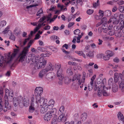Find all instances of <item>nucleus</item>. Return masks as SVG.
<instances>
[{"label":"nucleus","instance_id":"f257e3e1","mask_svg":"<svg viewBox=\"0 0 124 124\" xmlns=\"http://www.w3.org/2000/svg\"><path fill=\"white\" fill-rule=\"evenodd\" d=\"M20 50L19 49L14 48V52L12 54L11 56L10 52L7 54L4 57L3 56H1L0 60V66L2 67L5 63H9L18 54Z\"/></svg>","mask_w":124,"mask_h":124},{"label":"nucleus","instance_id":"f03ea898","mask_svg":"<svg viewBox=\"0 0 124 124\" xmlns=\"http://www.w3.org/2000/svg\"><path fill=\"white\" fill-rule=\"evenodd\" d=\"M31 59L32 61L35 63L38 69L44 67L47 61L46 60H45L43 57L38 55H32Z\"/></svg>","mask_w":124,"mask_h":124},{"label":"nucleus","instance_id":"7ed1b4c3","mask_svg":"<svg viewBox=\"0 0 124 124\" xmlns=\"http://www.w3.org/2000/svg\"><path fill=\"white\" fill-rule=\"evenodd\" d=\"M114 82L116 83L118 81L120 83L119 88L122 92L124 93V70L122 74L116 73L114 74Z\"/></svg>","mask_w":124,"mask_h":124},{"label":"nucleus","instance_id":"20e7f679","mask_svg":"<svg viewBox=\"0 0 124 124\" xmlns=\"http://www.w3.org/2000/svg\"><path fill=\"white\" fill-rule=\"evenodd\" d=\"M29 103V100L28 98L24 99L23 100V97L21 96L17 98L14 97L13 100V104L15 107L17 106L18 105L19 106L23 105L26 107H28Z\"/></svg>","mask_w":124,"mask_h":124},{"label":"nucleus","instance_id":"39448f33","mask_svg":"<svg viewBox=\"0 0 124 124\" xmlns=\"http://www.w3.org/2000/svg\"><path fill=\"white\" fill-rule=\"evenodd\" d=\"M33 40H31L29 42L27 46L24 48L23 50L19 54L17 60L22 62L24 60L28 52V49L33 43Z\"/></svg>","mask_w":124,"mask_h":124},{"label":"nucleus","instance_id":"423d86ee","mask_svg":"<svg viewBox=\"0 0 124 124\" xmlns=\"http://www.w3.org/2000/svg\"><path fill=\"white\" fill-rule=\"evenodd\" d=\"M80 75L79 74H75L73 76L72 80L71 79H69L68 82H66L65 81V84H68L71 80L72 82H73L77 80L78 81V83H77L75 82H73L72 85V87L75 89H77L78 88V86L81 84V82L80 80Z\"/></svg>","mask_w":124,"mask_h":124},{"label":"nucleus","instance_id":"0eeeda50","mask_svg":"<svg viewBox=\"0 0 124 124\" xmlns=\"http://www.w3.org/2000/svg\"><path fill=\"white\" fill-rule=\"evenodd\" d=\"M54 68V66H53L50 62H49L46 67L45 68L41 70L38 74V76L39 78L42 79L44 77H45V76L47 73L49 71H52Z\"/></svg>","mask_w":124,"mask_h":124},{"label":"nucleus","instance_id":"6e6552de","mask_svg":"<svg viewBox=\"0 0 124 124\" xmlns=\"http://www.w3.org/2000/svg\"><path fill=\"white\" fill-rule=\"evenodd\" d=\"M47 101L46 99H41L40 101H36V103L38 106H42L40 109V112L42 114L46 112L47 110L48 106L47 105Z\"/></svg>","mask_w":124,"mask_h":124},{"label":"nucleus","instance_id":"1a4fd4ad","mask_svg":"<svg viewBox=\"0 0 124 124\" xmlns=\"http://www.w3.org/2000/svg\"><path fill=\"white\" fill-rule=\"evenodd\" d=\"M5 94L4 96L5 107L3 110L4 112H6L8 110L10 109L11 108V106L9 104L8 97V95L10 92L8 89L6 88L5 90Z\"/></svg>","mask_w":124,"mask_h":124},{"label":"nucleus","instance_id":"9d476101","mask_svg":"<svg viewBox=\"0 0 124 124\" xmlns=\"http://www.w3.org/2000/svg\"><path fill=\"white\" fill-rule=\"evenodd\" d=\"M43 88L41 87H36L35 90V94L36 97V101H40L41 99H45L43 97H41V96L43 92Z\"/></svg>","mask_w":124,"mask_h":124},{"label":"nucleus","instance_id":"9b49d317","mask_svg":"<svg viewBox=\"0 0 124 124\" xmlns=\"http://www.w3.org/2000/svg\"><path fill=\"white\" fill-rule=\"evenodd\" d=\"M57 111L55 108H54L48 112L45 116L44 119L45 121H48L51 118L55 116Z\"/></svg>","mask_w":124,"mask_h":124},{"label":"nucleus","instance_id":"f8f14e48","mask_svg":"<svg viewBox=\"0 0 124 124\" xmlns=\"http://www.w3.org/2000/svg\"><path fill=\"white\" fill-rule=\"evenodd\" d=\"M55 66V69L58 70L57 72V76L58 77L59 80L62 81L64 78V76L62 74V70L61 68V66L59 64H56Z\"/></svg>","mask_w":124,"mask_h":124},{"label":"nucleus","instance_id":"ddd939ff","mask_svg":"<svg viewBox=\"0 0 124 124\" xmlns=\"http://www.w3.org/2000/svg\"><path fill=\"white\" fill-rule=\"evenodd\" d=\"M51 14H50L48 16H44L42 17L40 19L38 22L41 23H44H44L46 21L50 20V22L54 21L55 20L53 18L51 19Z\"/></svg>","mask_w":124,"mask_h":124},{"label":"nucleus","instance_id":"4468645a","mask_svg":"<svg viewBox=\"0 0 124 124\" xmlns=\"http://www.w3.org/2000/svg\"><path fill=\"white\" fill-rule=\"evenodd\" d=\"M35 101L34 96L33 95L31 98V104L29 108V111L31 113L33 112L35 110L34 106L36 104H37L36 103V101Z\"/></svg>","mask_w":124,"mask_h":124},{"label":"nucleus","instance_id":"2eb2a0df","mask_svg":"<svg viewBox=\"0 0 124 124\" xmlns=\"http://www.w3.org/2000/svg\"><path fill=\"white\" fill-rule=\"evenodd\" d=\"M118 13H117L115 14L114 15V17L110 19L108 21V24L112 22L114 24H118L120 21L117 20L116 17H118Z\"/></svg>","mask_w":124,"mask_h":124},{"label":"nucleus","instance_id":"dca6fc26","mask_svg":"<svg viewBox=\"0 0 124 124\" xmlns=\"http://www.w3.org/2000/svg\"><path fill=\"white\" fill-rule=\"evenodd\" d=\"M45 25V24L44 23H39L38 26L36 27L35 28L34 30V32L32 31H31L30 33V34L29 35V37L30 38L31 36H32L33 33H35L36 31H37L42 26H44Z\"/></svg>","mask_w":124,"mask_h":124},{"label":"nucleus","instance_id":"f3484780","mask_svg":"<svg viewBox=\"0 0 124 124\" xmlns=\"http://www.w3.org/2000/svg\"><path fill=\"white\" fill-rule=\"evenodd\" d=\"M54 73L53 72H47L45 76V78L49 81H51L53 78Z\"/></svg>","mask_w":124,"mask_h":124},{"label":"nucleus","instance_id":"a211bd4d","mask_svg":"<svg viewBox=\"0 0 124 124\" xmlns=\"http://www.w3.org/2000/svg\"><path fill=\"white\" fill-rule=\"evenodd\" d=\"M58 114L60 115V116L58 118V121L59 122L62 121L63 122L66 121V117L65 116L64 113Z\"/></svg>","mask_w":124,"mask_h":124},{"label":"nucleus","instance_id":"6ab92c4d","mask_svg":"<svg viewBox=\"0 0 124 124\" xmlns=\"http://www.w3.org/2000/svg\"><path fill=\"white\" fill-rule=\"evenodd\" d=\"M102 94L104 96H107L109 95L107 88L104 85L103 87Z\"/></svg>","mask_w":124,"mask_h":124},{"label":"nucleus","instance_id":"aec40b11","mask_svg":"<svg viewBox=\"0 0 124 124\" xmlns=\"http://www.w3.org/2000/svg\"><path fill=\"white\" fill-rule=\"evenodd\" d=\"M18 1L21 2H25V3L24 4V6H26L27 5H29L30 4H33L34 2V0H17Z\"/></svg>","mask_w":124,"mask_h":124},{"label":"nucleus","instance_id":"412c9836","mask_svg":"<svg viewBox=\"0 0 124 124\" xmlns=\"http://www.w3.org/2000/svg\"><path fill=\"white\" fill-rule=\"evenodd\" d=\"M54 103V101L53 100H50L48 104H47V105L48 106V108L50 109H52L53 107Z\"/></svg>","mask_w":124,"mask_h":124},{"label":"nucleus","instance_id":"4be33fe9","mask_svg":"<svg viewBox=\"0 0 124 124\" xmlns=\"http://www.w3.org/2000/svg\"><path fill=\"white\" fill-rule=\"evenodd\" d=\"M117 117L118 119L121 121L123 123H124V117L122 114L120 112H119L117 115Z\"/></svg>","mask_w":124,"mask_h":124},{"label":"nucleus","instance_id":"5701e85b","mask_svg":"<svg viewBox=\"0 0 124 124\" xmlns=\"http://www.w3.org/2000/svg\"><path fill=\"white\" fill-rule=\"evenodd\" d=\"M65 47V48L67 49L68 48V46L67 44H64L62 46V50L63 52L65 53L66 54H67L69 53V52L68 51H66L65 49H64V47Z\"/></svg>","mask_w":124,"mask_h":124},{"label":"nucleus","instance_id":"b1692460","mask_svg":"<svg viewBox=\"0 0 124 124\" xmlns=\"http://www.w3.org/2000/svg\"><path fill=\"white\" fill-rule=\"evenodd\" d=\"M121 30H120L115 32V35L116 36L120 37L122 36V33Z\"/></svg>","mask_w":124,"mask_h":124},{"label":"nucleus","instance_id":"393cba45","mask_svg":"<svg viewBox=\"0 0 124 124\" xmlns=\"http://www.w3.org/2000/svg\"><path fill=\"white\" fill-rule=\"evenodd\" d=\"M75 53L77 54L79 56H82L84 58H85V55L84 54L83 52L81 51H76Z\"/></svg>","mask_w":124,"mask_h":124},{"label":"nucleus","instance_id":"a878e982","mask_svg":"<svg viewBox=\"0 0 124 124\" xmlns=\"http://www.w3.org/2000/svg\"><path fill=\"white\" fill-rule=\"evenodd\" d=\"M64 109L65 108L63 106H61L59 110L58 111V114L64 113Z\"/></svg>","mask_w":124,"mask_h":124},{"label":"nucleus","instance_id":"bb28decb","mask_svg":"<svg viewBox=\"0 0 124 124\" xmlns=\"http://www.w3.org/2000/svg\"><path fill=\"white\" fill-rule=\"evenodd\" d=\"M106 54L110 58L113 56L114 53L111 51L109 50H108L105 52Z\"/></svg>","mask_w":124,"mask_h":124},{"label":"nucleus","instance_id":"cd10ccee","mask_svg":"<svg viewBox=\"0 0 124 124\" xmlns=\"http://www.w3.org/2000/svg\"><path fill=\"white\" fill-rule=\"evenodd\" d=\"M51 53L49 51H47L45 53H42L41 55L40 56L42 57H48L49 56V55H51Z\"/></svg>","mask_w":124,"mask_h":124},{"label":"nucleus","instance_id":"c85d7f7f","mask_svg":"<svg viewBox=\"0 0 124 124\" xmlns=\"http://www.w3.org/2000/svg\"><path fill=\"white\" fill-rule=\"evenodd\" d=\"M87 114L86 113H84L81 115V118L83 121H85L86 119Z\"/></svg>","mask_w":124,"mask_h":124},{"label":"nucleus","instance_id":"c756f323","mask_svg":"<svg viewBox=\"0 0 124 124\" xmlns=\"http://www.w3.org/2000/svg\"><path fill=\"white\" fill-rule=\"evenodd\" d=\"M72 70V68L71 67H70L67 69V73L68 75L70 76L73 74V72Z\"/></svg>","mask_w":124,"mask_h":124},{"label":"nucleus","instance_id":"7c9ffc66","mask_svg":"<svg viewBox=\"0 0 124 124\" xmlns=\"http://www.w3.org/2000/svg\"><path fill=\"white\" fill-rule=\"evenodd\" d=\"M112 86V90L113 92H115L117 91L118 89V87L116 84H114Z\"/></svg>","mask_w":124,"mask_h":124},{"label":"nucleus","instance_id":"2f4dec72","mask_svg":"<svg viewBox=\"0 0 124 124\" xmlns=\"http://www.w3.org/2000/svg\"><path fill=\"white\" fill-rule=\"evenodd\" d=\"M94 85V84L92 82H90V83L88 85V90L90 91L92 89Z\"/></svg>","mask_w":124,"mask_h":124},{"label":"nucleus","instance_id":"473e14b6","mask_svg":"<svg viewBox=\"0 0 124 124\" xmlns=\"http://www.w3.org/2000/svg\"><path fill=\"white\" fill-rule=\"evenodd\" d=\"M114 81L112 78H111L109 79L108 80V84L110 86V88L111 86L113 85Z\"/></svg>","mask_w":124,"mask_h":124},{"label":"nucleus","instance_id":"72a5a7b5","mask_svg":"<svg viewBox=\"0 0 124 124\" xmlns=\"http://www.w3.org/2000/svg\"><path fill=\"white\" fill-rule=\"evenodd\" d=\"M10 27V26L8 25V26L3 31V33L4 34L7 33L9 31Z\"/></svg>","mask_w":124,"mask_h":124},{"label":"nucleus","instance_id":"f704fd0d","mask_svg":"<svg viewBox=\"0 0 124 124\" xmlns=\"http://www.w3.org/2000/svg\"><path fill=\"white\" fill-rule=\"evenodd\" d=\"M101 21V23H108L107 19L105 17L102 18Z\"/></svg>","mask_w":124,"mask_h":124},{"label":"nucleus","instance_id":"c9c22d12","mask_svg":"<svg viewBox=\"0 0 124 124\" xmlns=\"http://www.w3.org/2000/svg\"><path fill=\"white\" fill-rule=\"evenodd\" d=\"M119 26L120 27V30H121L124 27V21L121 20L119 24Z\"/></svg>","mask_w":124,"mask_h":124},{"label":"nucleus","instance_id":"e433bc0d","mask_svg":"<svg viewBox=\"0 0 124 124\" xmlns=\"http://www.w3.org/2000/svg\"><path fill=\"white\" fill-rule=\"evenodd\" d=\"M7 23L6 21L4 20L0 22V27H3L6 25Z\"/></svg>","mask_w":124,"mask_h":124},{"label":"nucleus","instance_id":"4c0bfd02","mask_svg":"<svg viewBox=\"0 0 124 124\" xmlns=\"http://www.w3.org/2000/svg\"><path fill=\"white\" fill-rule=\"evenodd\" d=\"M8 95L9 96V98H10V99H13L15 97H14L13 98V91H10V92L9 93V94H8Z\"/></svg>","mask_w":124,"mask_h":124},{"label":"nucleus","instance_id":"58836bf2","mask_svg":"<svg viewBox=\"0 0 124 124\" xmlns=\"http://www.w3.org/2000/svg\"><path fill=\"white\" fill-rule=\"evenodd\" d=\"M37 49L38 52H42L45 51V49L44 48L41 47H38Z\"/></svg>","mask_w":124,"mask_h":124},{"label":"nucleus","instance_id":"ea45409f","mask_svg":"<svg viewBox=\"0 0 124 124\" xmlns=\"http://www.w3.org/2000/svg\"><path fill=\"white\" fill-rule=\"evenodd\" d=\"M99 14V16L101 18L102 17L104 16V12L103 11L101 10H99L98 12Z\"/></svg>","mask_w":124,"mask_h":124},{"label":"nucleus","instance_id":"a19ab883","mask_svg":"<svg viewBox=\"0 0 124 124\" xmlns=\"http://www.w3.org/2000/svg\"><path fill=\"white\" fill-rule=\"evenodd\" d=\"M50 48L54 53H56L57 51V49L56 48L53 46H50Z\"/></svg>","mask_w":124,"mask_h":124},{"label":"nucleus","instance_id":"79ce46f5","mask_svg":"<svg viewBox=\"0 0 124 124\" xmlns=\"http://www.w3.org/2000/svg\"><path fill=\"white\" fill-rule=\"evenodd\" d=\"M70 124H81V122L80 121H71L70 122Z\"/></svg>","mask_w":124,"mask_h":124},{"label":"nucleus","instance_id":"37998d69","mask_svg":"<svg viewBox=\"0 0 124 124\" xmlns=\"http://www.w3.org/2000/svg\"><path fill=\"white\" fill-rule=\"evenodd\" d=\"M102 91L100 88L98 89V93H97V95L99 96H101L102 94Z\"/></svg>","mask_w":124,"mask_h":124},{"label":"nucleus","instance_id":"c03bdc74","mask_svg":"<svg viewBox=\"0 0 124 124\" xmlns=\"http://www.w3.org/2000/svg\"><path fill=\"white\" fill-rule=\"evenodd\" d=\"M31 51L34 54H37L38 52L37 49H36L34 48H31Z\"/></svg>","mask_w":124,"mask_h":124},{"label":"nucleus","instance_id":"a18cd8bd","mask_svg":"<svg viewBox=\"0 0 124 124\" xmlns=\"http://www.w3.org/2000/svg\"><path fill=\"white\" fill-rule=\"evenodd\" d=\"M51 40H58L59 39L58 37L56 36H52L51 37Z\"/></svg>","mask_w":124,"mask_h":124},{"label":"nucleus","instance_id":"49530a36","mask_svg":"<svg viewBox=\"0 0 124 124\" xmlns=\"http://www.w3.org/2000/svg\"><path fill=\"white\" fill-rule=\"evenodd\" d=\"M108 27V25L107 23H103L102 25L101 29H107Z\"/></svg>","mask_w":124,"mask_h":124},{"label":"nucleus","instance_id":"de8ad7c7","mask_svg":"<svg viewBox=\"0 0 124 124\" xmlns=\"http://www.w3.org/2000/svg\"><path fill=\"white\" fill-rule=\"evenodd\" d=\"M119 11L123 13H124V7L123 6H120L119 7Z\"/></svg>","mask_w":124,"mask_h":124},{"label":"nucleus","instance_id":"09e8293b","mask_svg":"<svg viewBox=\"0 0 124 124\" xmlns=\"http://www.w3.org/2000/svg\"><path fill=\"white\" fill-rule=\"evenodd\" d=\"M105 13L106 15L108 16H110L111 15V12L110 10H108L105 11Z\"/></svg>","mask_w":124,"mask_h":124},{"label":"nucleus","instance_id":"8fccbe9b","mask_svg":"<svg viewBox=\"0 0 124 124\" xmlns=\"http://www.w3.org/2000/svg\"><path fill=\"white\" fill-rule=\"evenodd\" d=\"M119 19H118L119 21L120 20H122L124 19V14H120L119 16Z\"/></svg>","mask_w":124,"mask_h":124},{"label":"nucleus","instance_id":"3c124183","mask_svg":"<svg viewBox=\"0 0 124 124\" xmlns=\"http://www.w3.org/2000/svg\"><path fill=\"white\" fill-rule=\"evenodd\" d=\"M43 10L42 9H40L37 12V15L38 16H39L41 15L43 13Z\"/></svg>","mask_w":124,"mask_h":124},{"label":"nucleus","instance_id":"603ef678","mask_svg":"<svg viewBox=\"0 0 124 124\" xmlns=\"http://www.w3.org/2000/svg\"><path fill=\"white\" fill-rule=\"evenodd\" d=\"M87 13L88 15H91L93 12V10L92 9H89L87 11Z\"/></svg>","mask_w":124,"mask_h":124},{"label":"nucleus","instance_id":"864d4df0","mask_svg":"<svg viewBox=\"0 0 124 124\" xmlns=\"http://www.w3.org/2000/svg\"><path fill=\"white\" fill-rule=\"evenodd\" d=\"M103 58L104 60L107 61L110 58L107 54L106 55H105L104 54Z\"/></svg>","mask_w":124,"mask_h":124},{"label":"nucleus","instance_id":"5fc2aeb1","mask_svg":"<svg viewBox=\"0 0 124 124\" xmlns=\"http://www.w3.org/2000/svg\"><path fill=\"white\" fill-rule=\"evenodd\" d=\"M80 32V31L78 29H77L74 31V34L75 35L78 34Z\"/></svg>","mask_w":124,"mask_h":124},{"label":"nucleus","instance_id":"6e6d98bb","mask_svg":"<svg viewBox=\"0 0 124 124\" xmlns=\"http://www.w3.org/2000/svg\"><path fill=\"white\" fill-rule=\"evenodd\" d=\"M87 55L91 57H93V53L92 52H90L87 54Z\"/></svg>","mask_w":124,"mask_h":124},{"label":"nucleus","instance_id":"4d7b16f0","mask_svg":"<svg viewBox=\"0 0 124 124\" xmlns=\"http://www.w3.org/2000/svg\"><path fill=\"white\" fill-rule=\"evenodd\" d=\"M99 5V0H97L96 2H95L93 4V6L95 8Z\"/></svg>","mask_w":124,"mask_h":124},{"label":"nucleus","instance_id":"13d9d810","mask_svg":"<svg viewBox=\"0 0 124 124\" xmlns=\"http://www.w3.org/2000/svg\"><path fill=\"white\" fill-rule=\"evenodd\" d=\"M3 89L2 86L0 87V95L3 96Z\"/></svg>","mask_w":124,"mask_h":124},{"label":"nucleus","instance_id":"bf43d9fd","mask_svg":"<svg viewBox=\"0 0 124 124\" xmlns=\"http://www.w3.org/2000/svg\"><path fill=\"white\" fill-rule=\"evenodd\" d=\"M104 54H98L97 55V57L98 58H103Z\"/></svg>","mask_w":124,"mask_h":124},{"label":"nucleus","instance_id":"052dcab7","mask_svg":"<svg viewBox=\"0 0 124 124\" xmlns=\"http://www.w3.org/2000/svg\"><path fill=\"white\" fill-rule=\"evenodd\" d=\"M84 73H85L84 72L83 73V76L82 77V79L81 80V81H80L81 83H84L85 81V75Z\"/></svg>","mask_w":124,"mask_h":124},{"label":"nucleus","instance_id":"680f3d73","mask_svg":"<svg viewBox=\"0 0 124 124\" xmlns=\"http://www.w3.org/2000/svg\"><path fill=\"white\" fill-rule=\"evenodd\" d=\"M114 30H111L108 32V34L112 36L114 34Z\"/></svg>","mask_w":124,"mask_h":124},{"label":"nucleus","instance_id":"e2e57ef3","mask_svg":"<svg viewBox=\"0 0 124 124\" xmlns=\"http://www.w3.org/2000/svg\"><path fill=\"white\" fill-rule=\"evenodd\" d=\"M11 33V35L10 37V38L13 40H14L15 38V36L13 35Z\"/></svg>","mask_w":124,"mask_h":124},{"label":"nucleus","instance_id":"0e129e2a","mask_svg":"<svg viewBox=\"0 0 124 124\" xmlns=\"http://www.w3.org/2000/svg\"><path fill=\"white\" fill-rule=\"evenodd\" d=\"M30 39V38H28L25 39V40L23 42V45H25L26 43L29 41Z\"/></svg>","mask_w":124,"mask_h":124},{"label":"nucleus","instance_id":"69168bd1","mask_svg":"<svg viewBox=\"0 0 124 124\" xmlns=\"http://www.w3.org/2000/svg\"><path fill=\"white\" fill-rule=\"evenodd\" d=\"M98 41H99V42L98 43V45L99 46L102 45V43L103 42V41L100 39H98Z\"/></svg>","mask_w":124,"mask_h":124},{"label":"nucleus","instance_id":"338daca9","mask_svg":"<svg viewBox=\"0 0 124 124\" xmlns=\"http://www.w3.org/2000/svg\"><path fill=\"white\" fill-rule=\"evenodd\" d=\"M41 37V36L38 34H37L35 36V39H38Z\"/></svg>","mask_w":124,"mask_h":124},{"label":"nucleus","instance_id":"774afa93","mask_svg":"<svg viewBox=\"0 0 124 124\" xmlns=\"http://www.w3.org/2000/svg\"><path fill=\"white\" fill-rule=\"evenodd\" d=\"M113 60L115 62H119V60L117 57H116L114 58Z\"/></svg>","mask_w":124,"mask_h":124}]
</instances>
